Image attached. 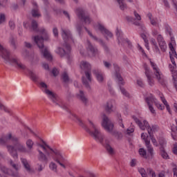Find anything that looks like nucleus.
I'll return each instance as SVG.
<instances>
[{"label": "nucleus", "instance_id": "nucleus-35", "mask_svg": "<svg viewBox=\"0 0 177 177\" xmlns=\"http://www.w3.org/2000/svg\"><path fill=\"white\" fill-rule=\"evenodd\" d=\"M138 153L140 154V156H141V157H143L144 158H147V152L146 151V150L143 148H140L138 150Z\"/></svg>", "mask_w": 177, "mask_h": 177}, {"label": "nucleus", "instance_id": "nucleus-25", "mask_svg": "<svg viewBox=\"0 0 177 177\" xmlns=\"http://www.w3.org/2000/svg\"><path fill=\"white\" fill-rule=\"evenodd\" d=\"M12 138L13 136H12V133H8L6 136H3L0 138V145L5 146V145L9 142V140L12 141Z\"/></svg>", "mask_w": 177, "mask_h": 177}, {"label": "nucleus", "instance_id": "nucleus-30", "mask_svg": "<svg viewBox=\"0 0 177 177\" xmlns=\"http://www.w3.org/2000/svg\"><path fill=\"white\" fill-rule=\"evenodd\" d=\"M8 164H10L11 168L15 169V171H19V169H20V166L19 165V164L15 162L12 160H9Z\"/></svg>", "mask_w": 177, "mask_h": 177}, {"label": "nucleus", "instance_id": "nucleus-24", "mask_svg": "<svg viewBox=\"0 0 177 177\" xmlns=\"http://www.w3.org/2000/svg\"><path fill=\"white\" fill-rule=\"evenodd\" d=\"M77 98L82 101L83 104H84V106H86V104H88L89 100H88V97L85 95V93H84L83 91L80 90L79 93L77 94Z\"/></svg>", "mask_w": 177, "mask_h": 177}, {"label": "nucleus", "instance_id": "nucleus-41", "mask_svg": "<svg viewBox=\"0 0 177 177\" xmlns=\"http://www.w3.org/2000/svg\"><path fill=\"white\" fill-rule=\"evenodd\" d=\"M138 172H140L142 177H147L146 170H145L143 168H138Z\"/></svg>", "mask_w": 177, "mask_h": 177}, {"label": "nucleus", "instance_id": "nucleus-27", "mask_svg": "<svg viewBox=\"0 0 177 177\" xmlns=\"http://www.w3.org/2000/svg\"><path fill=\"white\" fill-rule=\"evenodd\" d=\"M147 17L150 20V23L154 27H160V24H158V19L157 18H153V15L151 13L147 14Z\"/></svg>", "mask_w": 177, "mask_h": 177}, {"label": "nucleus", "instance_id": "nucleus-28", "mask_svg": "<svg viewBox=\"0 0 177 177\" xmlns=\"http://www.w3.org/2000/svg\"><path fill=\"white\" fill-rule=\"evenodd\" d=\"M21 163L23 164L25 169L28 172H31V167H30V165L28 164V162L27 161V159L26 158H21Z\"/></svg>", "mask_w": 177, "mask_h": 177}, {"label": "nucleus", "instance_id": "nucleus-58", "mask_svg": "<svg viewBox=\"0 0 177 177\" xmlns=\"http://www.w3.org/2000/svg\"><path fill=\"white\" fill-rule=\"evenodd\" d=\"M136 159H132L131 161L130 162L131 167H136Z\"/></svg>", "mask_w": 177, "mask_h": 177}, {"label": "nucleus", "instance_id": "nucleus-51", "mask_svg": "<svg viewBox=\"0 0 177 177\" xmlns=\"http://www.w3.org/2000/svg\"><path fill=\"white\" fill-rule=\"evenodd\" d=\"M137 84L138 85V86H140V88H145V83H143V81L142 80H138Z\"/></svg>", "mask_w": 177, "mask_h": 177}, {"label": "nucleus", "instance_id": "nucleus-38", "mask_svg": "<svg viewBox=\"0 0 177 177\" xmlns=\"http://www.w3.org/2000/svg\"><path fill=\"white\" fill-rule=\"evenodd\" d=\"M75 27L77 32L79 33L80 35H81V31H82V23L77 22Z\"/></svg>", "mask_w": 177, "mask_h": 177}, {"label": "nucleus", "instance_id": "nucleus-4", "mask_svg": "<svg viewBox=\"0 0 177 177\" xmlns=\"http://www.w3.org/2000/svg\"><path fill=\"white\" fill-rule=\"evenodd\" d=\"M0 57L3 59L4 62L8 64H11L15 66L16 68L19 70H26V67L21 62L20 59L16 55H10V51L9 50L3 48L2 45L0 44Z\"/></svg>", "mask_w": 177, "mask_h": 177}, {"label": "nucleus", "instance_id": "nucleus-45", "mask_svg": "<svg viewBox=\"0 0 177 177\" xmlns=\"http://www.w3.org/2000/svg\"><path fill=\"white\" fill-rule=\"evenodd\" d=\"M10 45L12 46L13 49H17V46H16V41H15V39L13 37H11L10 39Z\"/></svg>", "mask_w": 177, "mask_h": 177}, {"label": "nucleus", "instance_id": "nucleus-20", "mask_svg": "<svg viewBox=\"0 0 177 177\" xmlns=\"http://www.w3.org/2000/svg\"><path fill=\"white\" fill-rule=\"evenodd\" d=\"M92 73L94 75H95V77L100 84H102V82L104 81V75H103L100 70L98 68H94L93 69Z\"/></svg>", "mask_w": 177, "mask_h": 177}, {"label": "nucleus", "instance_id": "nucleus-23", "mask_svg": "<svg viewBox=\"0 0 177 177\" xmlns=\"http://www.w3.org/2000/svg\"><path fill=\"white\" fill-rule=\"evenodd\" d=\"M62 37L65 42L68 41V39H73L71 32L68 29L62 28Z\"/></svg>", "mask_w": 177, "mask_h": 177}, {"label": "nucleus", "instance_id": "nucleus-59", "mask_svg": "<svg viewBox=\"0 0 177 177\" xmlns=\"http://www.w3.org/2000/svg\"><path fill=\"white\" fill-rule=\"evenodd\" d=\"M147 147V150H148V152L149 153V154L151 156H153V147H151V146Z\"/></svg>", "mask_w": 177, "mask_h": 177}, {"label": "nucleus", "instance_id": "nucleus-53", "mask_svg": "<svg viewBox=\"0 0 177 177\" xmlns=\"http://www.w3.org/2000/svg\"><path fill=\"white\" fill-rule=\"evenodd\" d=\"M24 46L26 48H28V49H31V48H32V44H31V43L30 42L25 41Z\"/></svg>", "mask_w": 177, "mask_h": 177}, {"label": "nucleus", "instance_id": "nucleus-17", "mask_svg": "<svg viewBox=\"0 0 177 177\" xmlns=\"http://www.w3.org/2000/svg\"><path fill=\"white\" fill-rule=\"evenodd\" d=\"M116 36L118 37V43L121 44V45H124V44H128L130 48L131 46H132V44L131 43V41H129L127 39L124 38V37H122V33L120 32L118 28H117L116 30Z\"/></svg>", "mask_w": 177, "mask_h": 177}, {"label": "nucleus", "instance_id": "nucleus-49", "mask_svg": "<svg viewBox=\"0 0 177 177\" xmlns=\"http://www.w3.org/2000/svg\"><path fill=\"white\" fill-rule=\"evenodd\" d=\"M147 173L151 175V177H156V172L152 170V169H148Z\"/></svg>", "mask_w": 177, "mask_h": 177}, {"label": "nucleus", "instance_id": "nucleus-44", "mask_svg": "<svg viewBox=\"0 0 177 177\" xmlns=\"http://www.w3.org/2000/svg\"><path fill=\"white\" fill-rule=\"evenodd\" d=\"M0 110H3L6 113H8V114H10V110L3 106V104H0Z\"/></svg>", "mask_w": 177, "mask_h": 177}, {"label": "nucleus", "instance_id": "nucleus-48", "mask_svg": "<svg viewBox=\"0 0 177 177\" xmlns=\"http://www.w3.org/2000/svg\"><path fill=\"white\" fill-rule=\"evenodd\" d=\"M133 13L136 17V20L140 21V20H142V17H140V15H139L136 11H134Z\"/></svg>", "mask_w": 177, "mask_h": 177}, {"label": "nucleus", "instance_id": "nucleus-6", "mask_svg": "<svg viewBox=\"0 0 177 177\" xmlns=\"http://www.w3.org/2000/svg\"><path fill=\"white\" fill-rule=\"evenodd\" d=\"M80 68L84 71L85 74V76L82 77V84L88 91H91V85L89 84L92 82V74L91 73L92 66L86 61H82L80 62Z\"/></svg>", "mask_w": 177, "mask_h": 177}, {"label": "nucleus", "instance_id": "nucleus-33", "mask_svg": "<svg viewBox=\"0 0 177 177\" xmlns=\"http://www.w3.org/2000/svg\"><path fill=\"white\" fill-rule=\"evenodd\" d=\"M28 74L30 77V79L32 81H34V82H37L38 81V76L34 73L32 71H28Z\"/></svg>", "mask_w": 177, "mask_h": 177}, {"label": "nucleus", "instance_id": "nucleus-13", "mask_svg": "<svg viewBox=\"0 0 177 177\" xmlns=\"http://www.w3.org/2000/svg\"><path fill=\"white\" fill-rule=\"evenodd\" d=\"M75 13L77 16V17L80 20H83L85 24H90L92 23V19H91V17H89L88 15L85 12L84 9L82 8H77L75 11Z\"/></svg>", "mask_w": 177, "mask_h": 177}, {"label": "nucleus", "instance_id": "nucleus-55", "mask_svg": "<svg viewBox=\"0 0 177 177\" xmlns=\"http://www.w3.org/2000/svg\"><path fill=\"white\" fill-rule=\"evenodd\" d=\"M53 32L55 37H59V30H57V28H54L53 29Z\"/></svg>", "mask_w": 177, "mask_h": 177}, {"label": "nucleus", "instance_id": "nucleus-2", "mask_svg": "<svg viewBox=\"0 0 177 177\" xmlns=\"http://www.w3.org/2000/svg\"><path fill=\"white\" fill-rule=\"evenodd\" d=\"M70 114V118L73 120V121H75L77 122V124L80 125V127H82V128H84L88 133L96 141L98 142L99 143L103 144V140L104 139V136L102 135V132H100V130L93 124V122L91 120H89V124L91 127V130L88 128L85 125V123L81 118H80L75 113H73V112H69Z\"/></svg>", "mask_w": 177, "mask_h": 177}, {"label": "nucleus", "instance_id": "nucleus-29", "mask_svg": "<svg viewBox=\"0 0 177 177\" xmlns=\"http://www.w3.org/2000/svg\"><path fill=\"white\" fill-rule=\"evenodd\" d=\"M150 42H151V45H153V46L155 49V52L156 53H158V55H160V53H161V52L160 51V48H158V46L157 45V41H156V39L151 38L150 40Z\"/></svg>", "mask_w": 177, "mask_h": 177}, {"label": "nucleus", "instance_id": "nucleus-40", "mask_svg": "<svg viewBox=\"0 0 177 177\" xmlns=\"http://www.w3.org/2000/svg\"><path fill=\"white\" fill-rule=\"evenodd\" d=\"M49 167H50V169H51V171H54V172H57V166L55 165V162H51L50 163Z\"/></svg>", "mask_w": 177, "mask_h": 177}, {"label": "nucleus", "instance_id": "nucleus-9", "mask_svg": "<svg viewBox=\"0 0 177 177\" xmlns=\"http://www.w3.org/2000/svg\"><path fill=\"white\" fill-rule=\"evenodd\" d=\"M132 118L135 121L136 124L138 125L140 129H142V131H145V129L147 130L149 136H153V133L156 132V131L158 129V127H157V125H152L151 127H150L149 122H147V120H144L143 122H142L135 115H133Z\"/></svg>", "mask_w": 177, "mask_h": 177}, {"label": "nucleus", "instance_id": "nucleus-57", "mask_svg": "<svg viewBox=\"0 0 177 177\" xmlns=\"http://www.w3.org/2000/svg\"><path fill=\"white\" fill-rule=\"evenodd\" d=\"M104 66L106 67V68H110V67H111V64H110V62L104 61Z\"/></svg>", "mask_w": 177, "mask_h": 177}, {"label": "nucleus", "instance_id": "nucleus-43", "mask_svg": "<svg viewBox=\"0 0 177 177\" xmlns=\"http://www.w3.org/2000/svg\"><path fill=\"white\" fill-rule=\"evenodd\" d=\"M151 34L153 35V37H158V35H161V34H160V32H158V30L153 28L151 31Z\"/></svg>", "mask_w": 177, "mask_h": 177}, {"label": "nucleus", "instance_id": "nucleus-12", "mask_svg": "<svg viewBox=\"0 0 177 177\" xmlns=\"http://www.w3.org/2000/svg\"><path fill=\"white\" fill-rule=\"evenodd\" d=\"M113 66L116 71L115 75L118 81L120 91L122 92V95H124V96H126V97H129V93H128V91H127L125 88L121 87V85H124V79L122 78V77H121V75L120 74V67H118V65L115 64H113Z\"/></svg>", "mask_w": 177, "mask_h": 177}, {"label": "nucleus", "instance_id": "nucleus-39", "mask_svg": "<svg viewBox=\"0 0 177 177\" xmlns=\"http://www.w3.org/2000/svg\"><path fill=\"white\" fill-rule=\"evenodd\" d=\"M26 146L28 147V149H29V150H31V149H32V146H34V142L32 141V140L29 139L26 141Z\"/></svg>", "mask_w": 177, "mask_h": 177}, {"label": "nucleus", "instance_id": "nucleus-50", "mask_svg": "<svg viewBox=\"0 0 177 177\" xmlns=\"http://www.w3.org/2000/svg\"><path fill=\"white\" fill-rule=\"evenodd\" d=\"M0 171H1V172H3V174H6L8 172V168L2 165H0Z\"/></svg>", "mask_w": 177, "mask_h": 177}, {"label": "nucleus", "instance_id": "nucleus-37", "mask_svg": "<svg viewBox=\"0 0 177 177\" xmlns=\"http://www.w3.org/2000/svg\"><path fill=\"white\" fill-rule=\"evenodd\" d=\"M31 28L33 31H38V23L35 20L32 21Z\"/></svg>", "mask_w": 177, "mask_h": 177}, {"label": "nucleus", "instance_id": "nucleus-5", "mask_svg": "<svg viewBox=\"0 0 177 177\" xmlns=\"http://www.w3.org/2000/svg\"><path fill=\"white\" fill-rule=\"evenodd\" d=\"M13 145H7L6 149L13 158H18L19 155L17 151L19 153H28V150L23 144L20 142V140L17 137L13 136L11 140Z\"/></svg>", "mask_w": 177, "mask_h": 177}, {"label": "nucleus", "instance_id": "nucleus-46", "mask_svg": "<svg viewBox=\"0 0 177 177\" xmlns=\"http://www.w3.org/2000/svg\"><path fill=\"white\" fill-rule=\"evenodd\" d=\"M6 20V17L5 16V14L1 13L0 14V24L5 23Z\"/></svg>", "mask_w": 177, "mask_h": 177}, {"label": "nucleus", "instance_id": "nucleus-42", "mask_svg": "<svg viewBox=\"0 0 177 177\" xmlns=\"http://www.w3.org/2000/svg\"><path fill=\"white\" fill-rule=\"evenodd\" d=\"M62 80L64 82H68L70 79L68 78V74H67V73L64 72L62 74Z\"/></svg>", "mask_w": 177, "mask_h": 177}, {"label": "nucleus", "instance_id": "nucleus-22", "mask_svg": "<svg viewBox=\"0 0 177 177\" xmlns=\"http://www.w3.org/2000/svg\"><path fill=\"white\" fill-rule=\"evenodd\" d=\"M145 75L147 78V82L150 86H153L154 85V79L151 77L150 74V68L147 67V65H145Z\"/></svg>", "mask_w": 177, "mask_h": 177}, {"label": "nucleus", "instance_id": "nucleus-61", "mask_svg": "<svg viewBox=\"0 0 177 177\" xmlns=\"http://www.w3.org/2000/svg\"><path fill=\"white\" fill-rule=\"evenodd\" d=\"M42 67L44 68V70L49 71V65L46 63H43Z\"/></svg>", "mask_w": 177, "mask_h": 177}, {"label": "nucleus", "instance_id": "nucleus-7", "mask_svg": "<svg viewBox=\"0 0 177 177\" xmlns=\"http://www.w3.org/2000/svg\"><path fill=\"white\" fill-rule=\"evenodd\" d=\"M40 88L44 89V92L47 95L48 97L50 98L51 102H53L55 107H59L60 109H66V105L63 103V101L56 95V93L52 92L48 89V85L45 82H41L39 83Z\"/></svg>", "mask_w": 177, "mask_h": 177}, {"label": "nucleus", "instance_id": "nucleus-60", "mask_svg": "<svg viewBox=\"0 0 177 177\" xmlns=\"http://www.w3.org/2000/svg\"><path fill=\"white\" fill-rule=\"evenodd\" d=\"M118 122H119L120 127H122V128H124V123L122 122V118L121 117L119 118Z\"/></svg>", "mask_w": 177, "mask_h": 177}, {"label": "nucleus", "instance_id": "nucleus-16", "mask_svg": "<svg viewBox=\"0 0 177 177\" xmlns=\"http://www.w3.org/2000/svg\"><path fill=\"white\" fill-rule=\"evenodd\" d=\"M84 30L88 34L89 37H91V38H92L93 39H94V41H96L97 42H98L100 44L102 45V46L104 48L105 52H109V47L107 46L106 43H104V41H103V40H102V39H97L96 37V36H94L92 34V32H91V31H89V30H88L87 27H84Z\"/></svg>", "mask_w": 177, "mask_h": 177}, {"label": "nucleus", "instance_id": "nucleus-26", "mask_svg": "<svg viewBox=\"0 0 177 177\" xmlns=\"http://www.w3.org/2000/svg\"><path fill=\"white\" fill-rule=\"evenodd\" d=\"M32 5L34 6L33 9L31 11L32 17H41V14L39 13V9H38V5L36 2H33Z\"/></svg>", "mask_w": 177, "mask_h": 177}, {"label": "nucleus", "instance_id": "nucleus-10", "mask_svg": "<svg viewBox=\"0 0 177 177\" xmlns=\"http://www.w3.org/2000/svg\"><path fill=\"white\" fill-rule=\"evenodd\" d=\"M145 102L147 104L149 110L151 111V114H156V110L154 109V107H153L152 103H154L155 106H156L158 110H164V109H165V106L160 104L158 100H156V97L151 94L145 98Z\"/></svg>", "mask_w": 177, "mask_h": 177}, {"label": "nucleus", "instance_id": "nucleus-21", "mask_svg": "<svg viewBox=\"0 0 177 177\" xmlns=\"http://www.w3.org/2000/svg\"><path fill=\"white\" fill-rule=\"evenodd\" d=\"M97 28H98V30H100V31H101L102 34L105 35V38H106V39H109V38L113 37V33H111V32L109 31V30L106 29V28H104V26H103V25L99 24L97 25Z\"/></svg>", "mask_w": 177, "mask_h": 177}, {"label": "nucleus", "instance_id": "nucleus-32", "mask_svg": "<svg viewBox=\"0 0 177 177\" xmlns=\"http://www.w3.org/2000/svg\"><path fill=\"white\" fill-rule=\"evenodd\" d=\"M105 142L106 143V151H108L109 154H111V156H113V154L115 153L114 151V149H113V147H111V146L109 145V143L107 142V140H105Z\"/></svg>", "mask_w": 177, "mask_h": 177}, {"label": "nucleus", "instance_id": "nucleus-3", "mask_svg": "<svg viewBox=\"0 0 177 177\" xmlns=\"http://www.w3.org/2000/svg\"><path fill=\"white\" fill-rule=\"evenodd\" d=\"M42 36L37 35L34 37V41L35 44L37 45L40 53L47 60H52V55L49 53V50H48V47L44 46V41H48L49 39V36L48 35V32L44 28H41L39 30Z\"/></svg>", "mask_w": 177, "mask_h": 177}, {"label": "nucleus", "instance_id": "nucleus-14", "mask_svg": "<svg viewBox=\"0 0 177 177\" xmlns=\"http://www.w3.org/2000/svg\"><path fill=\"white\" fill-rule=\"evenodd\" d=\"M70 52H71V47L70 46V44L67 43L63 44V48L58 47L56 50V53L59 55L61 57L68 56V55H70Z\"/></svg>", "mask_w": 177, "mask_h": 177}, {"label": "nucleus", "instance_id": "nucleus-15", "mask_svg": "<svg viewBox=\"0 0 177 177\" xmlns=\"http://www.w3.org/2000/svg\"><path fill=\"white\" fill-rule=\"evenodd\" d=\"M86 49L88 53H89V55H91V56H93V57H95V56H98V55H100V53L97 48L95 46H93L92 43H91L89 40H87Z\"/></svg>", "mask_w": 177, "mask_h": 177}, {"label": "nucleus", "instance_id": "nucleus-11", "mask_svg": "<svg viewBox=\"0 0 177 177\" xmlns=\"http://www.w3.org/2000/svg\"><path fill=\"white\" fill-rule=\"evenodd\" d=\"M150 64L153 70L155 78L157 80L158 82L160 84V85H165L166 81L165 77L161 73L160 71V68H158V66H157V64L156 63L153 62L152 61H150Z\"/></svg>", "mask_w": 177, "mask_h": 177}, {"label": "nucleus", "instance_id": "nucleus-31", "mask_svg": "<svg viewBox=\"0 0 177 177\" xmlns=\"http://www.w3.org/2000/svg\"><path fill=\"white\" fill-rule=\"evenodd\" d=\"M116 1L119 5V8L120 10H125V9H127V3H124L125 0H116Z\"/></svg>", "mask_w": 177, "mask_h": 177}, {"label": "nucleus", "instance_id": "nucleus-36", "mask_svg": "<svg viewBox=\"0 0 177 177\" xmlns=\"http://www.w3.org/2000/svg\"><path fill=\"white\" fill-rule=\"evenodd\" d=\"M159 145L160 146V149H165V146H167V142L164 138H159Z\"/></svg>", "mask_w": 177, "mask_h": 177}, {"label": "nucleus", "instance_id": "nucleus-62", "mask_svg": "<svg viewBox=\"0 0 177 177\" xmlns=\"http://www.w3.org/2000/svg\"><path fill=\"white\" fill-rule=\"evenodd\" d=\"M140 37H141V38H142V39H144V42H147L149 41L147 39V37L146 35L142 33V34L140 35Z\"/></svg>", "mask_w": 177, "mask_h": 177}, {"label": "nucleus", "instance_id": "nucleus-34", "mask_svg": "<svg viewBox=\"0 0 177 177\" xmlns=\"http://www.w3.org/2000/svg\"><path fill=\"white\" fill-rule=\"evenodd\" d=\"M160 156L162 157V158H165V160H168L169 158V156H168V153L165 151V149L164 148H160Z\"/></svg>", "mask_w": 177, "mask_h": 177}, {"label": "nucleus", "instance_id": "nucleus-8", "mask_svg": "<svg viewBox=\"0 0 177 177\" xmlns=\"http://www.w3.org/2000/svg\"><path fill=\"white\" fill-rule=\"evenodd\" d=\"M102 126L104 128L105 131L109 132L117 139L118 140H121L122 139V133L117 131H113L114 124L111 122V120L106 115H103Z\"/></svg>", "mask_w": 177, "mask_h": 177}, {"label": "nucleus", "instance_id": "nucleus-52", "mask_svg": "<svg viewBox=\"0 0 177 177\" xmlns=\"http://www.w3.org/2000/svg\"><path fill=\"white\" fill-rule=\"evenodd\" d=\"M150 136V138H151V140L153 145L154 146L158 147V144L157 143V140H156L153 136Z\"/></svg>", "mask_w": 177, "mask_h": 177}, {"label": "nucleus", "instance_id": "nucleus-64", "mask_svg": "<svg viewBox=\"0 0 177 177\" xmlns=\"http://www.w3.org/2000/svg\"><path fill=\"white\" fill-rule=\"evenodd\" d=\"M173 172H174V177H177V169L176 168L173 169Z\"/></svg>", "mask_w": 177, "mask_h": 177}, {"label": "nucleus", "instance_id": "nucleus-18", "mask_svg": "<svg viewBox=\"0 0 177 177\" xmlns=\"http://www.w3.org/2000/svg\"><path fill=\"white\" fill-rule=\"evenodd\" d=\"M115 101L114 100H110L106 102L104 106V110L107 114H111L114 113V104Z\"/></svg>", "mask_w": 177, "mask_h": 177}, {"label": "nucleus", "instance_id": "nucleus-54", "mask_svg": "<svg viewBox=\"0 0 177 177\" xmlns=\"http://www.w3.org/2000/svg\"><path fill=\"white\" fill-rule=\"evenodd\" d=\"M52 74L54 75V77H56L59 74V71L56 68H54L52 71Z\"/></svg>", "mask_w": 177, "mask_h": 177}, {"label": "nucleus", "instance_id": "nucleus-1", "mask_svg": "<svg viewBox=\"0 0 177 177\" xmlns=\"http://www.w3.org/2000/svg\"><path fill=\"white\" fill-rule=\"evenodd\" d=\"M42 144H37L39 147H41L43 149V151L38 149V160L40 162H44V164H48V161H49V158H50V154H54L53 156V158L55 162L59 164L60 167L66 169V165H64V158L60 153V151L57 149H53L50 147L49 145L46 144V142L42 141Z\"/></svg>", "mask_w": 177, "mask_h": 177}, {"label": "nucleus", "instance_id": "nucleus-19", "mask_svg": "<svg viewBox=\"0 0 177 177\" xmlns=\"http://www.w3.org/2000/svg\"><path fill=\"white\" fill-rule=\"evenodd\" d=\"M156 39L162 52H165V50H167V43L165 42L162 35H158V36L156 37Z\"/></svg>", "mask_w": 177, "mask_h": 177}, {"label": "nucleus", "instance_id": "nucleus-47", "mask_svg": "<svg viewBox=\"0 0 177 177\" xmlns=\"http://www.w3.org/2000/svg\"><path fill=\"white\" fill-rule=\"evenodd\" d=\"M9 27H10V30H15V28H16V24H15V21H9Z\"/></svg>", "mask_w": 177, "mask_h": 177}, {"label": "nucleus", "instance_id": "nucleus-63", "mask_svg": "<svg viewBox=\"0 0 177 177\" xmlns=\"http://www.w3.org/2000/svg\"><path fill=\"white\" fill-rule=\"evenodd\" d=\"M126 19H127V21H131V22L135 21V19H133V17H132L128 16L126 17Z\"/></svg>", "mask_w": 177, "mask_h": 177}, {"label": "nucleus", "instance_id": "nucleus-56", "mask_svg": "<svg viewBox=\"0 0 177 177\" xmlns=\"http://www.w3.org/2000/svg\"><path fill=\"white\" fill-rule=\"evenodd\" d=\"M44 168H45V167L42 166V165H39V164L37 165V171H38V172L42 171L44 170Z\"/></svg>", "mask_w": 177, "mask_h": 177}]
</instances>
